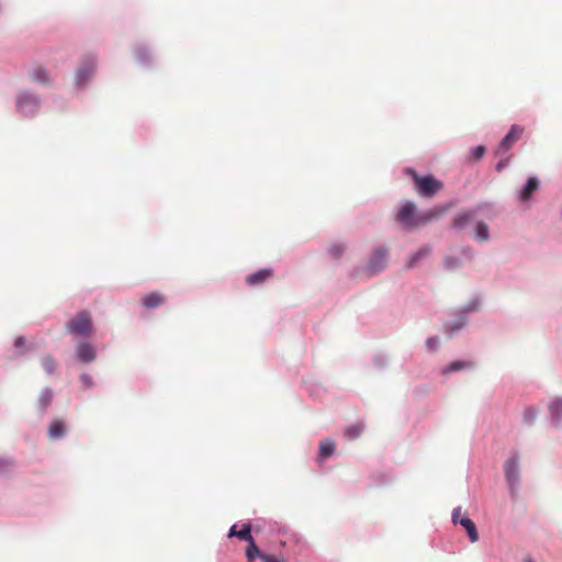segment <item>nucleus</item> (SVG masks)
Listing matches in <instances>:
<instances>
[{
  "mask_svg": "<svg viewBox=\"0 0 562 562\" xmlns=\"http://www.w3.org/2000/svg\"><path fill=\"white\" fill-rule=\"evenodd\" d=\"M99 57L95 53L89 52L78 58L74 70L71 91L75 95L86 92L97 75Z\"/></svg>",
  "mask_w": 562,
  "mask_h": 562,
  "instance_id": "obj_1",
  "label": "nucleus"
},
{
  "mask_svg": "<svg viewBox=\"0 0 562 562\" xmlns=\"http://www.w3.org/2000/svg\"><path fill=\"white\" fill-rule=\"evenodd\" d=\"M43 97L32 88H21L14 95L15 113L24 119H35L42 109Z\"/></svg>",
  "mask_w": 562,
  "mask_h": 562,
  "instance_id": "obj_2",
  "label": "nucleus"
},
{
  "mask_svg": "<svg viewBox=\"0 0 562 562\" xmlns=\"http://www.w3.org/2000/svg\"><path fill=\"white\" fill-rule=\"evenodd\" d=\"M391 257L390 247L386 245H379L372 249L369 255L368 261L363 267H356L350 272L351 278L358 277L360 272H363L367 277H375L382 273L389 265Z\"/></svg>",
  "mask_w": 562,
  "mask_h": 562,
  "instance_id": "obj_3",
  "label": "nucleus"
},
{
  "mask_svg": "<svg viewBox=\"0 0 562 562\" xmlns=\"http://www.w3.org/2000/svg\"><path fill=\"white\" fill-rule=\"evenodd\" d=\"M403 173L412 180L414 190L422 198H434L443 188V182L432 173L420 175L413 167H405Z\"/></svg>",
  "mask_w": 562,
  "mask_h": 562,
  "instance_id": "obj_4",
  "label": "nucleus"
},
{
  "mask_svg": "<svg viewBox=\"0 0 562 562\" xmlns=\"http://www.w3.org/2000/svg\"><path fill=\"white\" fill-rule=\"evenodd\" d=\"M504 475L509 497L513 502H516L521 486L520 458L517 451L512 452L504 462Z\"/></svg>",
  "mask_w": 562,
  "mask_h": 562,
  "instance_id": "obj_5",
  "label": "nucleus"
},
{
  "mask_svg": "<svg viewBox=\"0 0 562 562\" xmlns=\"http://www.w3.org/2000/svg\"><path fill=\"white\" fill-rule=\"evenodd\" d=\"M65 328L69 335L87 339L94 333V325L90 312L86 310L78 312L66 323Z\"/></svg>",
  "mask_w": 562,
  "mask_h": 562,
  "instance_id": "obj_6",
  "label": "nucleus"
},
{
  "mask_svg": "<svg viewBox=\"0 0 562 562\" xmlns=\"http://www.w3.org/2000/svg\"><path fill=\"white\" fill-rule=\"evenodd\" d=\"M418 209L414 201L403 200L394 215V221L403 231L409 232L417 228Z\"/></svg>",
  "mask_w": 562,
  "mask_h": 562,
  "instance_id": "obj_7",
  "label": "nucleus"
},
{
  "mask_svg": "<svg viewBox=\"0 0 562 562\" xmlns=\"http://www.w3.org/2000/svg\"><path fill=\"white\" fill-rule=\"evenodd\" d=\"M453 205L454 201L451 200L443 204H436L429 209L418 210L417 228L440 220Z\"/></svg>",
  "mask_w": 562,
  "mask_h": 562,
  "instance_id": "obj_8",
  "label": "nucleus"
},
{
  "mask_svg": "<svg viewBox=\"0 0 562 562\" xmlns=\"http://www.w3.org/2000/svg\"><path fill=\"white\" fill-rule=\"evenodd\" d=\"M98 357L97 348L88 339H80L75 346V358L81 364H90Z\"/></svg>",
  "mask_w": 562,
  "mask_h": 562,
  "instance_id": "obj_9",
  "label": "nucleus"
},
{
  "mask_svg": "<svg viewBox=\"0 0 562 562\" xmlns=\"http://www.w3.org/2000/svg\"><path fill=\"white\" fill-rule=\"evenodd\" d=\"M29 80L37 86L44 88H53L55 87V79L48 71V69L43 65H37L29 70L27 72Z\"/></svg>",
  "mask_w": 562,
  "mask_h": 562,
  "instance_id": "obj_10",
  "label": "nucleus"
},
{
  "mask_svg": "<svg viewBox=\"0 0 562 562\" xmlns=\"http://www.w3.org/2000/svg\"><path fill=\"white\" fill-rule=\"evenodd\" d=\"M524 133V127L518 124H513L505 136L501 139L497 154H503L509 150L514 144L521 137Z\"/></svg>",
  "mask_w": 562,
  "mask_h": 562,
  "instance_id": "obj_11",
  "label": "nucleus"
},
{
  "mask_svg": "<svg viewBox=\"0 0 562 562\" xmlns=\"http://www.w3.org/2000/svg\"><path fill=\"white\" fill-rule=\"evenodd\" d=\"M540 189V180L537 176H529L517 193L521 203H527L532 199L533 193Z\"/></svg>",
  "mask_w": 562,
  "mask_h": 562,
  "instance_id": "obj_12",
  "label": "nucleus"
},
{
  "mask_svg": "<svg viewBox=\"0 0 562 562\" xmlns=\"http://www.w3.org/2000/svg\"><path fill=\"white\" fill-rule=\"evenodd\" d=\"M53 400H54L53 389L49 386L43 387L38 394L36 402H35L36 413L40 418H43L46 415L48 408L50 407V405L53 403Z\"/></svg>",
  "mask_w": 562,
  "mask_h": 562,
  "instance_id": "obj_13",
  "label": "nucleus"
},
{
  "mask_svg": "<svg viewBox=\"0 0 562 562\" xmlns=\"http://www.w3.org/2000/svg\"><path fill=\"white\" fill-rule=\"evenodd\" d=\"M548 412L550 426L562 427V396H555L548 403Z\"/></svg>",
  "mask_w": 562,
  "mask_h": 562,
  "instance_id": "obj_14",
  "label": "nucleus"
},
{
  "mask_svg": "<svg viewBox=\"0 0 562 562\" xmlns=\"http://www.w3.org/2000/svg\"><path fill=\"white\" fill-rule=\"evenodd\" d=\"M468 322V317L464 315V313L458 311L454 314V318L452 321L443 324V333L449 339H451L467 326Z\"/></svg>",
  "mask_w": 562,
  "mask_h": 562,
  "instance_id": "obj_15",
  "label": "nucleus"
},
{
  "mask_svg": "<svg viewBox=\"0 0 562 562\" xmlns=\"http://www.w3.org/2000/svg\"><path fill=\"white\" fill-rule=\"evenodd\" d=\"M136 61L144 68H150L154 65V57L150 48L144 43H137L133 48Z\"/></svg>",
  "mask_w": 562,
  "mask_h": 562,
  "instance_id": "obj_16",
  "label": "nucleus"
},
{
  "mask_svg": "<svg viewBox=\"0 0 562 562\" xmlns=\"http://www.w3.org/2000/svg\"><path fill=\"white\" fill-rule=\"evenodd\" d=\"M473 212L470 211V209L462 210L454 214V216L451 220L450 228L459 233L463 231L469 224L473 222Z\"/></svg>",
  "mask_w": 562,
  "mask_h": 562,
  "instance_id": "obj_17",
  "label": "nucleus"
},
{
  "mask_svg": "<svg viewBox=\"0 0 562 562\" xmlns=\"http://www.w3.org/2000/svg\"><path fill=\"white\" fill-rule=\"evenodd\" d=\"M474 368L475 363L472 360L457 359L442 367L440 373L441 375H450L461 371L473 370Z\"/></svg>",
  "mask_w": 562,
  "mask_h": 562,
  "instance_id": "obj_18",
  "label": "nucleus"
},
{
  "mask_svg": "<svg viewBox=\"0 0 562 562\" xmlns=\"http://www.w3.org/2000/svg\"><path fill=\"white\" fill-rule=\"evenodd\" d=\"M431 251L432 247L430 245H423L416 251L409 255L404 265V268L407 270L416 268L422 260L431 254Z\"/></svg>",
  "mask_w": 562,
  "mask_h": 562,
  "instance_id": "obj_19",
  "label": "nucleus"
},
{
  "mask_svg": "<svg viewBox=\"0 0 562 562\" xmlns=\"http://www.w3.org/2000/svg\"><path fill=\"white\" fill-rule=\"evenodd\" d=\"M273 276V269L272 268H261L252 273H249L245 281L246 284L249 286H258L263 284L266 281H268Z\"/></svg>",
  "mask_w": 562,
  "mask_h": 562,
  "instance_id": "obj_20",
  "label": "nucleus"
},
{
  "mask_svg": "<svg viewBox=\"0 0 562 562\" xmlns=\"http://www.w3.org/2000/svg\"><path fill=\"white\" fill-rule=\"evenodd\" d=\"M67 434V427L63 419H53L47 428V436L52 440L63 439Z\"/></svg>",
  "mask_w": 562,
  "mask_h": 562,
  "instance_id": "obj_21",
  "label": "nucleus"
},
{
  "mask_svg": "<svg viewBox=\"0 0 562 562\" xmlns=\"http://www.w3.org/2000/svg\"><path fill=\"white\" fill-rule=\"evenodd\" d=\"M474 240L477 243H486L491 239V231L488 225L483 221H477L473 226Z\"/></svg>",
  "mask_w": 562,
  "mask_h": 562,
  "instance_id": "obj_22",
  "label": "nucleus"
},
{
  "mask_svg": "<svg viewBox=\"0 0 562 562\" xmlns=\"http://www.w3.org/2000/svg\"><path fill=\"white\" fill-rule=\"evenodd\" d=\"M459 525L464 529L469 540L472 543H474L479 540V531H477L476 525L474 524V521L471 518H469L467 515H464L460 519Z\"/></svg>",
  "mask_w": 562,
  "mask_h": 562,
  "instance_id": "obj_23",
  "label": "nucleus"
},
{
  "mask_svg": "<svg viewBox=\"0 0 562 562\" xmlns=\"http://www.w3.org/2000/svg\"><path fill=\"white\" fill-rule=\"evenodd\" d=\"M32 349L33 347L31 345H26L24 336H16L13 341L12 359L23 358Z\"/></svg>",
  "mask_w": 562,
  "mask_h": 562,
  "instance_id": "obj_24",
  "label": "nucleus"
},
{
  "mask_svg": "<svg viewBox=\"0 0 562 562\" xmlns=\"http://www.w3.org/2000/svg\"><path fill=\"white\" fill-rule=\"evenodd\" d=\"M336 450V445L330 439H325L319 442L318 448V457L317 461L321 463L327 459H329L331 456H334Z\"/></svg>",
  "mask_w": 562,
  "mask_h": 562,
  "instance_id": "obj_25",
  "label": "nucleus"
},
{
  "mask_svg": "<svg viewBox=\"0 0 562 562\" xmlns=\"http://www.w3.org/2000/svg\"><path fill=\"white\" fill-rule=\"evenodd\" d=\"M267 554V552H263L258 548V546L256 544V540L247 542V547L245 550V555L247 560L252 562L255 559H260L263 562L265 555Z\"/></svg>",
  "mask_w": 562,
  "mask_h": 562,
  "instance_id": "obj_26",
  "label": "nucleus"
},
{
  "mask_svg": "<svg viewBox=\"0 0 562 562\" xmlns=\"http://www.w3.org/2000/svg\"><path fill=\"white\" fill-rule=\"evenodd\" d=\"M482 305V297L479 294L473 295L470 301L461 306L458 311L464 313L468 317L470 313L477 312Z\"/></svg>",
  "mask_w": 562,
  "mask_h": 562,
  "instance_id": "obj_27",
  "label": "nucleus"
},
{
  "mask_svg": "<svg viewBox=\"0 0 562 562\" xmlns=\"http://www.w3.org/2000/svg\"><path fill=\"white\" fill-rule=\"evenodd\" d=\"M539 414V409L535 405H529L525 408L521 417V422L525 426L531 427L535 425L537 417Z\"/></svg>",
  "mask_w": 562,
  "mask_h": 562,
  "instance_id": "obj_28",
  "label": "nucleus"
},
{
  "mask_svg": "<svg viewBox=\"0 0 562 562\" xmlns=\"http://www.w3.org/2000/svg\"><path fill=\"white\" fill-rule=\"evenodd\" d=\"M164 302V296L159 294L158 292H151L149 294H146L142 303L146 308H156Z\"/></svg>",
  "mask_w": 562,
  "mask_h": 562,
  "instance_id": "obj_29",
  "label": "nucleus"
},
{
  "mask_svg": "<svg viewBox=\"0 0 562 562\" xmlns=\"http://www.w3.org/2000/svg\"><path fill=\"white\" fill-rule=\"evenodd\" d=\"M446 270H456L463 267V261L458 256H446L442 260Z\"/></svg>",
  "mask_w": 562,
  "mask_h": 562,
  "instance_id": "obj_30",
  "label": "nucleus"
},
{
  "mask_svg": "<svg viewBox=\"0 0 562 562\" xmlns=\"http://www.w3.org/2000/svg\"><path fill=\"white\" fill-rule=\"evenodd\" d=\"M346 249L347 245L345 243H334L327 248L326 251L333 259H339L342 257Z\"/></svg>",
  "mask_w": 562,
  "mask_h": 562,
  "instance_id": "obj_31",
  "label": "nucleus"
},
{
  "mask_svg": "<svg viewBox=\"0 0 562 562\" xmlns=\"http://www.w3.org/2000/svg\"><path fill=\"white\" fill-rule=\"evenodd\" d=\"M41 362H42L43 370L48 375L54 374L55 369H56V360L52 355H49V353L44 355L41 359Z\"/></svg>",
  "mask_w": 562,
  "mask_h": 562,
  "instance_id": "obj_32",
  "label": "nucleus"
},
{
  "mask_svg": "<svg viewBox=\"0 0 562 562\" xmlns=\"http://www.w3.org/2000/svg\"><path fill=\"white\" fill-rule=\"evenodd\" d=\"M494 207V203L490 201L479 202L472 207H469L471 212H473V216L475 217L477 214H485Z\"/></svg>",
  "mask_w": 562,
  "mask_h": 562,
  "instance_id": "obj_33",
  "label": "nucleus"
},
{
  "mask_svg": "<svg viewBox=\"0 0 562 562\" xmlns=\"http://www.w3.org/2000/svg\"><path fill=\"white\" fill-rule=\"evenodd\" d=\"M362 431H363L362 425H360V424L350 425L345 429V437L350 440H355L358 437H360Z\"/></svg>",
  "mask_w": 562,
  "mask_h": 562,
  "instance_id": "obj_34",
  "label": "nucleus"
},
{
  "mask_svg": "<svg viewBox=\"0 0 562 562\" xmlns=\"http://www.w3.org/2000/svg\"><path fill=\"white\" fill-rule=\"evenodd\" d=\"M251 524L248 521V522H245L241 526V529L238 530V535H237V538L241 541H246V542H249V541H252L255 540V538L252 537L251 535Z\"/></svg>",
  "mask_w": 562,
  "mask_h": 562,
  "instance_id": "obj_35",
  "label": "nucleus"
},
{
  "mask_svg": "<svg viewBox=\"0 0 562 562\" xmlns=\"http://www.w3.org/2000/svg\"><path fill=\"white\" fill-rule=\"evenodd\" d=\"M372 363L376 369L383 370L389 364V357L384 353H375L372 358Z\"/></svg>",
  "mask_w": 562,
  "mask_h": 562,
  "instance_id": "obj_36",
  "label": "nucleus"
},
{
  "mask_svg": "<svg viewBox=\"0 0 562 562\" xmlns=\"http://www.w3.org/2000/svg\"><path fill=\"white\" fill-rule=\"evenodd\" d=\"M14 463L15 461L12 458H0V473L2 475H9Z\"/></svg>",
  "mask_w": 562,
  "mask_h": 562,
  "instance_id": "obj_37",
  "label": "nucleus"
},
{
  "mask_svg": "<svg viewBox=\"0 0 562 562\" xmlns=\"http://www.w3.org/2000/svg\"><path fill=\"white\" fill-rule=\"evenodd\" d=\"M485 154H486V147L484 145H476L471 149L469 159H472L474 161H480L484 157Z\"/></svg>",
  "mask_w": 562,
  "mask_h": 562,
  "instance_id": "obj_38",
  "label": "nucleus"
},
{
  "mask_svg": "<svg viewBox=\"0 0 562 562\" xmlns=\"http://www.w3.org/2000/svg\"><path fill=\"white\" fill-rule=\"evenodd\" d=\"M440 339L438 336H430L425 340V347L429 352H437L439 350Z\"/></svg>",
  "mask_w": 562,
  "mask_h": 562,
  "instance_id": "obj_39",
  "label": "nucleus"
},
{
  "mask_svg": "<svg viewBox=\"0 0 562 562\" xmlns=\"http://www.w3.org/2000/svg\"><path fill=\"white\" fill-rule=\"evenodd\" d=\"M79 381L85 390H91L94 387V381L92 376L87 372H83L79 375Z\"/></svg>",
  "mask_w": 562,
  "mask_h": 562,
  "instance_id": "obj_40",
  "label": "nucleus"
},
{
  "mask_svg": "<svg viewBox=\"0 0 562 562\" xmlns=\"http://www.w3.org/2000/svg\"><path fill=\"white\" fill-rule=\"evenodd\" d=\"M461 255L468 259V260H472L474 259L476 252L475 250L471 247V246H463L461 248Z\"/></svg>",
  "mask_w": 562,
  "mask_h": 562,
  "instance_id": "obj_41",
  "label": "nucleus"
},
{
  "mask_svg": "<svg viewBox=\"0 0 562 562\" xmlns=\"http://www.w3.org/2000/svg\"><path fill=\"white\" fill-rule=\"evenodd\" d=\"M463 516H461V506H458L456 508H453L452 510V515H451V521L453 525H459V521L460 519L462 518Z\"/></svg>",
  "mask_w": 562,
  "mask_h": 562,
  "instance_id": "obj_42",
  "label": "nucleus"
},
{
  "mask_svg": "<svg viewBox=\"0 0 562 562\" xmlns=\"http://www.w3.org/2000/svg\"><path fill=\"white\" fill-rule=\"evenodd\" d=\"M263 562H288V560L281 555L268 553L267 555H265Z\"/></svg>",
  "mask_w": 562,
  "mask_h": 562,
  "instance_id": "obj_43",
  "label": "nucleus"
},
{
  "mask_svg": "<svg viewBox=\"0 0 562 562\" xmlns=\"http://www.w3.org/2000/svg\"><path fill=\"white\" fill-rule=\"evenodd\" d=\"M509 164V158H502L501 160H498L495 165V170L496 171H502L504 170Z\"/></svg>",
  "mask_w": 562,
  "mask_h": 562,
  "instance_id": "obj_44",
  "label": "nucleus"
},
{
  "mask_svg": "<svg viewBox=\"0 0 562 562\" xmlns=\"http://www.w3.org/2000/svg\"><path fill=\"white\" fill-rule=\"evenodd\" d=\"M237 535H238L237 525L234 524L233 526H231V528L227 532V538H234V537L237 538Z\"/></svg>",
  "mask_w": 562,
  "mask_h": 562,
  "instance_id": "obj_45",
  "label": "nucleus"
},
{
  "mask_svg": "<svg viewBox=\"0 0 562 562\" xmlns=\"http://www.w3.org/2000/svg\"><path fill=\"white\" fill-rule=\"evenodd\" d=\"M381 477L382 479L378 482V484H380V485L387 484V483H390L392 481V477L387 476L385 474H382Z\"/></svg>",
  "mask_w": 562,
  "mask_h": 562,
  "instance_id": "obj_46",
  "label": "nucleus"
},
{
  "mask_svg": "<svg viewBox=\"0 0 562 562\" xmlns=\"http://www.w3.org/2000/svg\"><path fill=\"white\" fill-rule=\"evenodd\" d=\"M522 562H536L531 557L525 558Z\"/></svg>",
  "mask_w": 562,
  "mask_h": 562,
  "instance_id": "obj_47",
  "label": "nucleus"
}]
</instances>
